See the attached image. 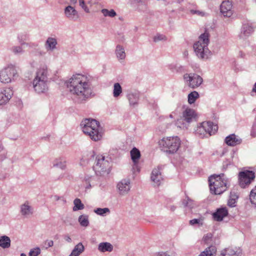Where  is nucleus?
Wrapping results in <instances>:
<instances>
[{"instance_id":"cd10ccee","label":"nucleus","mask_w":256,"mask_h":256,"mask_svg":"<svg viewBox=\"0 0 256 256\" xmlns=\"http://www.w3.org/2000/svg\"><path fill=\"white\" fill-rule=\"evenodd\" d=\"M84 250V247L82 242L77 244L69 256H79Z\"/></svg>"},{"instance_id":"a211bd4d","label":"nucleus","mask_w":256,"mask_h":256,"mask_svg":"<svg viewBox=\"0 0 256 256\" xmlns=\"http://www.w3.org/2000/svg\"><path fill=\"white\" fill-rule=\"evenodd\" d=\"M130 156L134 163L133 169H136V170L139 172L140 168H138V164L140 157V151L136 148H134L130 150Z\"/></svg>"},{"instance_id":"c85d7f7f","label":"nucleus","mask_w":256,"mask_h":256,"mask_svg":"<svg viewBox=\"0 0 256 256\" xmlns=\"http://www.w3.org/2000/svg\"><path fill=\"white\" fill-rule=\"evenodd\" d=\"M216 248L215 246H210L202 252L198 256H215Z\"/></svg>"},{"instance_id":"603ef678","label":"nucleus","mask_w":256,"mask_h":256,"mask_svg":"<svg viewBox=\"0 0 256 256\" xmlns=\"http://www.w3.org/2000/svg\"><path fill=\"white\" fill-rule=\"evenodd\" d=\"M45 245L46 246V248L47 249L50 247H52L54 245V242L52 240H47L44 242Z\"/></svg>"},{"instance_id":"39448f33","label":"nucleus","mask_w":256,"mask_h":256,"mask_svg":"<svg viewBox=\"0 0 256 256\" xmlns=\"http://www.w3.org/2000/svg\"><path fill=\"white\" fill-rule=\"evenodd\" d=\"M34 90L38 94L44 93L48 90V68L43 66L38 70L33 80Z\"/></svg>"},{"instance_id":"a19ab883","label":"nucleus","mask_w":256,"mask_h":256,"mask_svg":"<svg viewBox=\"0 0 256 256\" xmlns=\"http://www.w3.org/2000/svg\"><path fill=\"white\" fill-rule=\"evenodd\" d=\"M250 199L252 204L256 206V186L250 192Z\"/></svg>"},{"instance_id":"13d9d810","label":"nucleus","mask_w":256,"mask_h":256,"mask_svg":"<svg viewBox=\"0 0 256 256\" xmlns=\"http://www.w3.org/2000/svg\"><path fill=\"white\" fill-rule=\"evenodd\" d=\"M252 91L256 92V83L254 85V87L253 88Z\"/></svg>"},{"instance_id":"79ce46f5","label":"nucleus","mask_w":256,"mask_h":256,"mask_svg":"<svg viewBox=\"0 0 256 256\" xmlns=\"http://www.w3.org/2000/svg\"><path fill=\"white\" fill-rule=\"evenodd\" d=\"M170 69L173 71L176 72H182L184 71V67L179 65H172L170 66Z\"/></svg>"},{"instance_id":"473e14b6","label":"nucleus","mask_w":256,"mask_h":256,"mask_svg":"<svg viewBox=\"0 0 256 256\" xmlns=\"http://www.w3.org/2000/svg\"><path fill=\"white\" fill-rule=\"evenodd\" d=\"M78 221L82 226L86 227L89 225L88 216L81 215L78 217Z\"/></svg>"},{"instance_id":"7c9ffc66","label":"nucleus","mask_w":256,"mask_h":256,"mask_svg":"<svg viewBox=\"0 0 256 256\" xmlns=\"http://www.w3.org/2000/svg\"><path fill=\"white\" fill-rule=\"evenodd\" d=\"M10 246V240L9 237L4 236L0 238V246L4 248H8Z\"/></svg>"},{"instance_id":"bb28decb","label":"nucleus","mask_w":256,"mask_h":256,"mask_svg":"<svg viewBox=\"0 0 256 256\" xmlns=\"http://www.w3.org/2000/svg\"><path fill=\"white\" fill-rule=\"evenodd\" d=\"M53 166L65 170L66 166V161L64 158H59L54 160L53 162Z\"/></svg>"},{"instance_id":"5701e85b","label":"nucleus","mask_w":256,"mask_h":256,"mask_svg":"<svg viewBox=\"0 0 256 256\" xmlns=\"http://www.w3.org/2000/svg\"><path fill=\"white\" fill-rule=\"evenodd\" d=\"M58 44L57 40L54 38H48L45 43V47L48 51H52L55 50Z\"/></svg>"},{"instance_id":"dca6fc26","label":"nucleus","mask_w":256,"mask_h":256,"mask_svg":"<svg viewBox=\"0 0 256 256\" xmlns=\"http://www.w3.org/2000/svg\"><path fill=\"white\" fill-rule=\"evenodd\" d=\"M150 178L156 186H158L161 184L163 180V176L160 172V166H158L152 170Z\"/></svg>"},{"instance_id":"f03ea898","label":"nucleus","mask_w":256,"mask_h":256,"mask_svg":"<svg viewBox=\"0 0 256 256\" xmlns=\"http://www.w3.org/2000/svg\"><path fill=\"white\" fill-rule=\"evenodd\" d=\"M80 126L82 132L88 136L94 141H98L102 138L103 132L98 122L92 118H86L82 121Z\"/></svg>"},{"instance_id":"b1692460","label":"nucleus","mask_w":256,"mask_h":256,"mask_svg":"<svg viewBox=\"0 0 256 256\" xmlns=\"http://www.w3.org/2000/svg\"><path fill=\"white\" fill-rule=\"evenodd\" d=\"M98 249L102 252H112L113 250L114 246L110 242H102L99 244Z\"/></svg>"},{"instance_id":"20e7f679","label":"nucleus","mask_w":256,"mask_h":256,"mask_svg":"<svg viewBox=\"0 0 256 256\" xmlns=\"http://www.w3.org/2000/svg\"><path fill=\"white\" fill-rule=\"evenodd\" d=\"M209 42V34L205 32L199 36L198 40L194 44V52L200 58L208 59L210 56V51L208 47Z\"/></svg>"},{"instance_id":"5fc2aeb1","label":"nucleus","mask_w":256,"mask_h":256,"mask_svg":"<svg viewBox=\"0 0 256 256\" xmlns=\"http://www.w3.org/2000/svg\"><path fill=\"white\" fill-rule=\"evenodd\" d=\"M64 240L68 242H72V238L70 237L68 235H65L64 236Z\"/></svg>"},{"instance_id":"c03bdc74","label":"nucleus","mask_w":256,"mask_h":256,"mask_svg":"<svg viewBox=\"0 0 256 256\" xmlns=\"http://www.w3.org/2000/svg\"><path fill=\"white\" fill-rule=\"evenodd\" d=\"M79 5L84 10L85 12H90V10L86 6L84 0H78Z\"/></svg>"},{"instance_id":"6e6d98bb","label":"nucleus","mask_w":256,"mask_h":256,"mask_svg":"<svg viewBox=\"0 0 256 256\" xmlns=\"http://www.w3.org/2000/svg\"><path fill=\"white\" fill-rule=\"evenodd\" d=\"M156 256H170L169 255L167 254L165 252H160L158 253Z\"/></svg>"},{"instance_id":"f8f14e48","label":"nucleus","mask_w":256,"mask_h":256,"mask_svg":"<svg viewBox=\"0 0 256 256\" xmlns=\"http://www.w3.org/2000/svg\"><path fill=\"white\" fill-rule=\"evenodd\" d=\"M196 114L195 111L192 109L188 108L183 112V118L178 120L176 124L180 128H184V127H186V126H184L185 124L184 121L189 124L196 118Z\"/></svg>"},{"instance_id":"37998d69","label":"nucleus","mask_w":256,"mask_h":256,"mask_svg":"<svg viewBox=\"0 0 256 256\" xmlns=\"http://www.w3.org/2000/svg\"><path fill=\"white\" fill-rule=\"evenodd\" d=\"M40 249L36 247V248H34L33 249H32L30 252H29V256H38V254H40Z\"/></svg>"},{"instance_id":"58836bf2","label":"nucleus","mask_w":256,"mask_h":256,"mask_svg":"<svg viewBox=\"0 0 256 256\" xmlns=\"http://www.w3.org/2000/svg\"><path fill=\"white\" fill-rule=\"evenodd\" d=\"M122 92V88L119 83L114 84L113 94L115 98L118 97Z\"/></svg>"},{"instance_id":"4d7b16f0","label":"nucleus","mask_w":256,"mask_h":256,"mask_svg":"<svg viewBox=\"0 0 256 256\" xmlns=\"http://www.w3.org/2000/svg\"><path fill=\"white\" fill-rule=\"evenodd\" d=\"M78 0H70L72 4H76Z\"/></svg>"},{"instance_id":"a18cd8bd","label":"nucleus","mask_w":256,"mask_h":256,"mask_svg":"<svg viewBox=\"0 0 256 256\" xmlns=\"http://www.w3.org/2000/svg\"><path fill=\"white\" fill-rule=\"evenodd\" d=\"M190 225H194L196 224H198V225L202 226V218H194L190 221Z\"/></svg>"},{"instance_id":"de8ad7c7","label":"nucleus","mask_w":256,"mask_h":256,"mask_svg":"<svg viewBox=\"0 0 256 256\" xmlns=\"http://www.w3.org/2000/svg\"><path fill=\"white\" fill-rule=\"evenodd\" d=\"M166 37L164 34H158L155 36L154 38V41L155 42H157L160 40H166Z\"/></svg>"},{"instance_id":"f3484780","label":"nucleus","mask_w":256,"mask_h":256,"mask_svg":"<svg viewBox=\"0 0 256 256\" xmlns=\"http://www.w3.org/2000/svg\"><path fill=\"white\" fill-rule=\"evenodd\" d=\"M12 94L13 92L10 88L2 90L0 92V106L6 104L11 98Z\"/></svg>"},{"instance_id":"72a5a7b5","label":"nucleus","mask_w":256,"mask_h":256,"mask_svg":"<svg viewBox=\"0 0 256 256\" xmlns=\"http://www.w3.org/2000/svg\"><path fill=\"white\" fill-rule=\"evenodd\" d=\"M74 206L73 210L76 212L78 210H83L84 208V204H82L81 200L78 198H76L74 201Z\"/></svg>"},{"instance_id":"1a4fd4ad","label":"nucleus","mask_w":256,"mask_h":256,"mask_svg":"<svg viewBox=\"0 0 256 256\" xmlns=\"http://www.w3.org/2000/svg\"><path fill=\"white\" fill-rule=\"evenodd\" d=\"M18 76L16 67L10 65L0 72V80L2 82L7 84L14 80Z\"/></svg>"},{"instance_id":"bf43d9fd","label":"nucleus","mask_w":256,"mask_h":256,"mask_svg":"<svg viewBox=\"0 0 256 256\" xmlns=\"http://www.w3.org/2000/svg\"><path fill=\"white\" fill-rule=\"evenodd\" d=\"M176 209V207L174 206H171L170 208V210H172V211H174V210Z\"/></svg>"},{"instance_id":"412c9836","label":"nucleus","mask_w":256,"mask_h":256,"mask_svg":"<svg viewBox=\"0 0 256 256\" xmlns=\"http://www.w3.org/2000/svg\"><path fill=\"white\" fill-rule=\"evenodd\" d=\"M224 142L229 146H234L240 144L242 140L236 134H231L226 138Z\"/></svg>"},{"instance_id":"4468645a","label":"nucleus","mask_w":256,"mask_h":256,"mask_svg":"<svg viewBox=\"0 0 256 256\" xmlns=\"http://www.w3.org/2000/svg\"><path fill=\"white\" fill-rule=\"evenodd\" d=\"M220 10L224 17H230L234 13L232 2L230 0L223 1L220 6Z\"/></svg>"},{"instance_id":"0e129e2a","label":"nucleus","mask_w":256,"mask_h":256,"mask_svg":"<svg viewBox=\"0 0 256 256\" xmlns=\"http://www.w3.org/2000/svg\"><path fill=\"white\" fill-rule=\"evenodd\" d=\"M251 135H252L253 136H255L254 134H253L252 133L251 134Z\"/></svg>"},{"instance_id":"3c124183","label":"nucleus","mask_w":256,"mask_h":256,"mask_svg":"<svg viewBox=\"0 0 256 256\" xmlns=\"http://www.w3.org/2000/svg\"><path fill=\"white\" fill-rule=\"evenodd\" d=\"M236 200L234 198H230L228 202V204L230 207H234L236 206Z\"/></svg>"},{"instance_id":"0eeeda50","label":"nucleus","mask_w":256,"mask_h":256,"mask_svg":"<svg viewBox=\"0 0 256 256\" xmlns=\"http://www.w3.org/2000/svg\"><path fill=\"white\" fill-rule=\"evenodd\" d=\"M218 127L210 122H204L199 124L195 130V134L200 138L208 137L214 134Z\"/></svg>"},{"instance_id":"9d476101","label":"nucleus","mask_w":256,"mask_h":256,"mask_svg":"<svg viewBox=\"0 0 256 256\" xmlns=\"http://www.w3.org/2000/svg\"><path fill=\"white\" fill-rule=\"evenodd\" d=\"M255 178V173L252 170H244L238 174L239 184L242 188L248 186Z\"/></svg>"},{"instance_id":"a878e982","label":"nucleus","mask_w":256,"mask_h":256,"mask_svg":"<svg viewBox=\"0 0 256 256\" xmlns=\"http://www.w3.org/2000/svg\"><path fill=\"white\" fill-rule=\"evenodd\" d=\"M127 97L130 106H135L138 105L140 98V96L138 93L129 94H128Z\"/></svg>"},{"instance_id":"aec40b11","label":"nucleus","mask_w":256,"mask_h":256,"mask_svg":"<svg viewBox=\"0 0 256 256\" xmlns=\"http://www.w3.org/2000/svg\"><path fill=\"white\" fill-rule=\"evenodd\" d=\"M20 212L23 216L28 218L33 214V208L28 202L26 201L20 206Z\"/></svg>"},{"instance_id":"09e8293b","label":"nucleus","mask_w":256,"mask_h":256,"mask_svg":"<svg viewBox=\"0 0 256 256\" xmlns=\"http://www.w3.org/2000/svg\"><path fill=\"white\" fill-rule=\"evenodd\" d=\"M190 12L192 14H196L201 16H204L206 14L204 12L196 10H190Z\"/></svg>"},{"instance_id":"ea45409f","label":"nucleus","mask_w":256,"mask_h":256,"mask_svg":"<svg viewBox=\"0 0 256 256\" xmlns=\"http://www.w3.org/2000/svg\"><path fill=\"white\" fill-rule=\"evenodd\" d=\"M22 46H14L10 48V50L14 54H21L24 52V50L22 47Z\"/></svg>"},{"instance_id":"423d86ee","label":"nucleus","mask_w":256,"mask_h":256,"mask_svg":"<svg viewBox=\"0 0 256 256\" xmlns=\"http://www.w3.org/2000/svg\"><path fill=\"white\" fill-rule=\"evenodd\" d=\"M180 144L181 140L177 136L164 137L158 142L160 148L167 154L176 153Z\"/></svg>"},{"instance_id":"7ed1b4c3","label":"nucleus","mask_w":256,"mask_h":256,"mask_svg":"<svg viewBox=\"0 0 256 256\" xmlns=\"http://www.w3.org/2000/svg\"><path fill=\"white\" fill-rule=\"evenodd\" d=\"M208 182L210 190L214 194H222L230 186V180L224 174L210 176Z\"/></svg>"},{"instance_id":"8fccbe9b","label":"nucleus","mask_w":256,"mask_h":256,"mask_svg":"<svg viewBox=\"0 0 256 256\" xmlns=\"http://www.w3.org/2000/svg\"><path fill=\"white\" fill-rule=\"evenodd\" d=\"M3 150V147L2 145V144L0 143V160H3L6 158V154Z\"/></svg>"},{"instance_id":"4c0bfd02","label":"nucleus","mask_w":256,"mask_h":256,"mask_svg":"<svg viewBox=\"0 0 256 256\" xmlns=\"http://www.w3.org/2000/svg\"><path fill=\"white\" fill-rule=\"evenodd\" d=\"M182 202L184 207L192 208L194 206V201L188 196H186V198L183 200Z\"/></svg>"},{"instance_id":"c9c22d12","label":"nucleus","mask_w":256,"mask_h":256,"mask_svg":"<svg viewBox=\"0 0 256 256\" xmlns=\"http://www.w3.org/2000/svg\"><path fill=\"white\" fill-rule=\"evenodd\" d=\"M199 94L196 91H194L188 95V102L190 104H194L199 98Z\"/></svg>"},{"instance_id":"4be33fe9","label":"nucleus","mask_w":256,"mask_h":256,"mask_svg":"<svg viewBox=\"0 0 256 256\" xmlns=\"http://www.w3.org/2000/svg\"><path fill=\"white\" fill-rule=\"evenodd\" d=\"M253 31L252 27L249 24H244L242 25L240 37L243 39L246 38L250 35Z\"/></svg>"},{"instance_id":"052dcab7","label":"nucleus","mask_w":256,"mask_h":256,"mask_svg":"<svg viewBox=\"0 0 256 256\" xmlns=\"http://www.w3.org/2000/svg\"><path fill=\"white\" fill-rule=\"evenodd\" d=\"M54 197H55L56 200H58L60 199L59 197H58V196H56Z\"/></svg>"},{"instance_id":"e433bc0d","label":"nucleus","mask_w":256,"mask_h":256,"mask_svg":"<svg viewBox=\"0 0 256 256\" xmlns=\"http://www.w3.org/2000/svg\"><path fill=\"white\" fill-rule=\"evenodd\" d=\"M101 12L106 17L114 18L116 16V12L113 9L109 10L106 8H103L101 10Z\"/></svg>"},{"instance_id":"69168bd1","label":"nucleus","mask_w":256,"mask_h":256,"mask_svg":"<svg viewBox=\"0 0 256 256\" xmlns=\"http://www.w3.org/2000/svg\"><path fill=\"white\" fill-rule=\"evenodd\" d=\"M138 2H140L141 0H137Z\"/></svg>"},{"instance_id":"6ab92c4d","label":"nucleus","mask_w":256,"mask_h":256,"mask_svg":"<svg viewBox=\"0 0 256 256\" xmlns=\"http://www.w3.org/2000/svg\"><path fill=\"white\" fill-rule=\"evenodd\" d=\"M228 215V210L226 207H222L218 208L216 212L213 213L214 219L218 222L222 220L223 218Z\"/></svg>"},{"instance_id":"e2e57ef3","label":"nucleus","mask_w":256,"mask_h":256,"mask_svg":"<svg viewBox=\"0 0 256 256\" xmlns=\"http://www.w3.org/2000/svg\"><path fill=\"white\" fill-rule=\"evenodd\" d=\"M170 116L172 118V114H170Z\"/></svg>"},{"instance_id":"2f4dec72","label":"nucleus","mask_w":256,"mask_h":256,"mask_svg":"<svg viewBox=\"0 0 256 256\" xmlns=\"http://www.w3.org/2000/svg\"><path fill=\"white\" fill-rule=\"evenodd\" d=\"M28 36L26 35H24V38H23L22 36H18V39L19 42L20 44V45L23 46L26 44V46H30V48H34L38 46V44L33 42L26 43L24 42V40H28Z\"/></svg>"},{"instance_id":"f257e3e1","label":"nucleus","mask_w":256,"mask_h":256,"mask_svg":"<svg viewBox=\"0 0 256 256\" xmlns=\"http://www.w3.org/2000/svg\"><path fill=\"white\" fill-rule=\"evenodd\" d=\"M70 94L81 103L88 98L92 94V84L86 76L77 74H74L66 82Z\"/></svg>"},{"instance_id":"393cba45","label":"nucleus","mask_w":256,"mask_h":256,"mask_svg":"<svg viewBox=\"0 0 256 256\" xmlns=\"http://www.w3.org/2000/svg\"><path fill=\"white\" fill-rule=\"evenodd\" d=\"M220 256H240V252L236 248H228L222 250Z\"/></svg>"},{"instance_id":"ddd939ff","label":"nucleus","mask_w":256,"mask_h":256,"mask_svg":"<svg viewBox=\"0 0 256 256\" xmlns=\"http://www.w3.org/2000/svg\"><path fill=\"white\" fill-rule=\"evenodd\" d=\"M116 188L120 196H125L128 193L131 188L130 180L128 178H124L119 182Z\"/></svg>"},{"instance_id":"2eb2a0df","label":"nucleus","mask_w":256,"mask_h":256,"mask_svg":"<svg viewBox=\"0 0 256 256\" xmlns=\"http://www.w3.org/2000/svg\"><path fill=\"white\" fill-rule=\"evenodd\" d=\"M64 14L66 17L70 20L76 21L79 18L78 11L71 6H68L65 8Z\"/></svg>"},{"instance_id":"9b49d317","label":"nucleus","mask_w":256,"mask_h":256,"mask_svg":"<svg viewBox=\"0 0 256 256\" xmlns=\"http://www.w3.org/2000/svg\"><path fill=\"white\" fill-rule=\"evenodd\" d=\"M183 77L184 82L192 88L198 87L203 82L200 76L194 73L185 74Z\"/></svg>"},{"instance_id":"6e6552de","label":"nucleus","mask_w":256,"mask_h":256,"mask_svg":"<svg viewBox=\"0 0 256 256\" xmlns=\"http://www.w3.org/2000/svg\"><path fill=\"white\" fill-rule=\"evenodd\" d=\"M111 165L108 160L102 156H98L96 158V162L93 166L94 170L98 176H104L108 174L110 171Z\"/></svg>"},{"instance_id":"680f3d73","label":"nucleus","mask_w":256,"mask_h":256,"mask_svg":"<svg viewBox=\"0 0 256 256\" xmlns=\"http://www.w3.org/2000/svg\"><path fill=\"white\" fill-rule=\"evenodd\" d=\"M20 256H26V254L22 253V254H21Z\"/></svg>"},{"instance_id":"864d4df0","label":"nucleus","mask_w":256,"mask_h":256,"mask_svg":"<svg viewBox=\"0 0 256 256\" xmlns=\"http://www.w3.org/2000/svg\"><path fill=\"white\" fill-rule=\"evenodd\" d=\"M212 238V234H207L206 236H204L203 238V240L204 242L208 244V241L210 239Z\"/></svg>"},{"instance_id":"f704fd0d","label":"nucleus","mask_w":256,"mask_h":256,"mask_svg":"<svg viewBox=\"0 0 256 256\" xmlns=\"http://www.w3.org/2000/svg\"><path fill=\"white\" fill-rule=\"evenodd\" d=\"M94 212L98 215L100 216H106V214H110V210L108 208H97L94 210Z\"/></svg>"},{"instance_id":"c756f323","label":"nucleus","mask_w":256,"mask_h":256,"mask_svg":"<svg viewBox=\"0 0 256 256\" xmlns=\"http://www.w3.org/2000/svg\"><path fill=\"white\" fill-rule=\"evenodd\" d=\"M117 58L119 60H124L126 58V53L124 47L120 45L116 46L115 50Z\"/></svg>"},{"instance_id":"49530a36","label":"nucleus","mask_w":256,"mask_h":256,"mask_svg":"<svg viewBox=\"0 0 256 256\" xmlns=\"http://www.w3.org/2000/svg\"><path fill=\"white\" fill-rule=\"evenodd\" d=\"M136 10L138 12H146L147 10V6L142 2L139 3L138 5Z\"/></svg>"}]
</instances>
